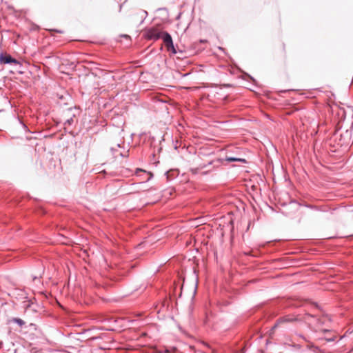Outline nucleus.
<instances>
[{
  "mask_svg": "<svg viewBox=\"0 0 353 353\" xmlns=\"http://www.w3.org/2000/svg\"><path fill=\"white\" fill-rule=\"evenodd\" d=\"M10 321L17 323L19 326H23L25 324V322L19 318H13Z\"/></svg>",
  "mask_w": 353,
  "mask_h": 353,
  "instance_id": "nucleus-6",
  "label": "nucleus"
},
{
  "mask_svg": "<svg viewBox=\"0 0 353 353\" xmlns=\"http://www.w3.org/2000/svg\"><path fill=\"white\" fill-rule=\"evenodd\" d=\"M283 49L285 50V44H283Z\"/></svg>",
  "mask_w": 353,
  "mask_h": 353,
  "instance_id": "nucleus-11",
  "label": "nucleus"
},
{
  "mask_svg": "<svg viewBox=\"0 0 353 353\" xmlns=\"http://www.w3.org/2000/svg\"><path fill=\"white\" fill-rule=\"evenodd\" d=\"M0 62L3 64L6 63H14V64H19V61L16 60L15 59H13L10 55L9 54H1L0 56Z\"/></svg>",
  "mask_w": 353,
  "mask_h": 353,
  "instance_id": "nucleus-3",
  "label": "nucleus"
},
{
  "mask_svg": "<svg viewBox=\"0 0 353 353\" xmlns=\"http://www.w3.org/2000/svg\"><path fill=\"white\" fill-rule=\"evenodd\" d=\"M163 32L157 28H151L148 32V37L151 39H158L161 37Z\"/></svg>",
  "mask_w": 353,
  "mask_h": 353,
  "instance_id": "nucleus-4",
  "label": "nucleus"
},
{
  "mask_svg": "<svg viewBox=\"0 0 353 353\" xmlns=\"http://www.w3.org/2000/svg\"><path fill=\"white\" fill-rule=\"evenodd\" d=\"M123 37H125V38H130V37L128 35H127V34L123 35Z\"/></svg>",
  "mask_w": 353,
  "mask_h": 353,
  "instance_id": "nucleus-10",
  "label": "nucleus"
},
{
  "mask_svg": "<svg viewBox=\"0 0 353 353\" xmlns=\"http://www.w3.org/2000/svg\"><path fill=\"white\" fill-rule=\"evenodd\" d=\"M301 319L308 325L310 329L317 332L321 330V326L323 324L325 318L318 319L314 316L306 314Z\"/></svg>",
  "mask_w": 353,
  "mask_h": 353,
  "instance_id": "nucleus-1",
  "label": "nucleus"
},
{
  "mask_svg": "<svg viewBox=\"0 0 353 353\" xmlns=\"http://www.w3.org/2000/svg\"><path fill=\"white\" fill-rule=\"evenodd\" d=\"M297 320H302L301 318H296V319H292V318H290L288 316H285L284 318H283L282 319H281L277 324H276L274 327H273V329L276 328V326L279 325V323H283V322H290V321H297Z\"/></svg>",
  "mask_w": 353,
  "mask_h": 353,
  "instance_id": "nucleus-5",
  "label": "nucleus"
},
{
  "mask_svg": "<svg viewBox=\"0 0 353 353\" xmlns=\"http://www.w3.org/2000/svg\"><path fill=\"white\" fill-rule=\"evenodd\" d=\"M163 42L169 51H172L173 53H176V50L174 47L173 42L170 34L166 32H163L161 37Z\"/></svg>",
  "mask_w": 353,
  "mask_h": 353,
  "instance_id": "nucleus-2",
  "label": "nucleus"
},
{
  "mask_svg": "<svg viewBox=\"0 0 353 353\" xmlns=\"http://www.w3.org/2000/svg\"><path fill=\"white\" fill-rule=\"evenodd\" d=\"M117 7L119 8V11H121V6L119 4H117Z\"/></svg>",
  "mask_w": 353,
  "mask_h": 353,
  "instance_id": "nucleus-9",
  "label": "nucleus"
},
{
  "mask_svg": "<svg viewBox=\"0 0 353 353\" xmlns=\"http://www.w3.org/2000/svg\"><path fill=\"white\" fill-rule=\"evenodd\" d=\"M226 161H242V162H244L245 160L243 159H240V158H233V157H226Z\"/></svg>",
  "mask_w": 353,
  "mask_h": 353,
  "instance_id": "nucleus-7",
  "label": "nucleus"
},
{
  "mask_svg": "<svg viewBox=\"0 0 353 353\" xmlns=\"http://www.w3.org/2000/svg\"><path fill=\"white\" fill-rule=\"evenodd\" d=\"M97 122L99 123V125L101 126V128H103L105 125V121L103 120V118H101Z\"/></svg>",
  "mask_w": 353,
  "mask_h": 353,
  "instance_id": "nucleus-8",
  "label": "nucleus"
}]
</instances>
